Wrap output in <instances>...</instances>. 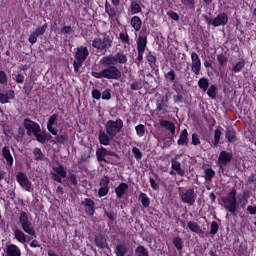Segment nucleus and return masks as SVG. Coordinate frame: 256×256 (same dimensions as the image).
<instances>
[{
	"label": "nucleus",
	"mask_w": 256,
	"mask_h": 256,
	"mask_svg": "<svg viewBox=\"0 0 256 256\" xmlns=\"http://www.w3.org/2000/svg\"><path fill=\"white\" fill-rule=\"evenodd\" d=\"M100 63L102 67L105 68L100 72L92 71L91 75L94 79H109L114 81H119V79H121L122 73L117 66L105 63V58H101Z\"/></svg>",
	"instance_id": "obj_1"
},
{
	"label": "nucleus",
	"mask_w": 256,
	"mask_h": 256,
	"mask_svg": "<svg viewBox=\"0 0 256 256\" xmlns=\"http://www.w3.org/2000/svg\"><path fill=\"white\" fill-rule=\"evenodd\" d=\"M222 207L235 215L237 213V209H239V205L237 204V189L232 188L230 192L226 196L221 197Z\"/></svg>",
	"instance_id": "obj_2"
},
{
	"label": "nucleus",
	"mask_w": 256,
	"mask_h": 256,
	"mask_svg": "<svg viewBox=\"0 0 256 256\" xmlns=\"http://www.w3.org/2000/svg\"><path fill=\"white\" fill-rule=\"evenodd\" d=\"M89 57V48L87 46H80L76 48L74 59L76 61L73 62L74 67V73H77L81 67H83V63L87 61V58Z\"/></svg>",
	"instance_id": "obj_3"
},
{
	"label": "nucleus",
	"mask_w": 256,
	"mask_h": 256,
	"mask_svg": "<svg viewBox=\"0 0 256 256\" xmlns=\"http://www.w3.org/2000/svg\"><path fill=\"white\" fill-rule=\"evenodd\" d=\"M147 43H148L147 29H142L136 41V45H137L136 49L138 51V56L136 57V61L138 65L140 63H143V55H145V49H147Z\"/></svg>",
	"instance_id": "obj_4"
},
{
	"label": "nucleus",
	"mask_w": 256,
	"mask_h": 256,
	"mask_svg": "<svg viewBox=\"0 0 256 256\" xmlns=\"http://www.w3.org/2000/svg\"><path fill=\"white\" fill-rule=\"evenodd\" d=\"M92 47L100 53H107V50L113 47V40H111L109 35L104 34L102 38L96 37L92 40Z\"/></svg>",
	"instance_id": "obj_5"
},
{
	"label": "nucleus",
	"mask_w": 256,
	"mask_h": 256,
	"mask_svg": "<svg viewBox=\"0 0 256 256\" xmlns=\"http://www.w3.org/2000/svg\"><path fill=\"white\" fill-rule=\"evenodd\" d=\"M19 223L24 233L29 235L32 239H37V233L35 232V227L33 226V223L29 221V216L27 215V212L22 211L20 213Z\"/></svg>",
	"instance_id": "obj_6"
},
{
	"label": "nucleus",
	"mask_w": 256,
	"mask_h": 256,
	"mask_svg": "<svg viewBox=\"0 0 256 256\" xmlns=\"http://www.w3.org/2000/svg\"><path fill=\"white\" fill-rule=\"evenodd\" d=\"M106 63V65H127V53H125L123 50H120L116 52L114 55H108L102 57Z\"/></svg>",
	"instance_id": "obj_7"
},
{
	"label": "nucleus",
	"mask_w": 256,
	"mask_h": 256,
	"mask_svg": "<svg viewBox=\"0 0 256 256\" xmlns=\"http://www.w3.org/2000/svg\"><path fill=\"white\" fill-rule=\"evenodd\" d=\"M178 193L182 203H186L189 206L195 205V201H197V194H195V189H185L183 187H179Z\"/></svg>",
	"instance_id": "obj_8"
},
{
	"label": "nucleus",
	"mask_w": 256,
	"mask_h": 256,
	"mask_svg": "<svg viewBox=\"0 0 256 256\" xmlns=\"http://www.w3.org/2000/svg\"><path fill=\"white\" fill-rule=\"evenodd\" d=\"M105 131L106 133H109L110 135L117 137L118 133L123 129V121L121 118L114 120H108L105 125Z\"/></svg>",
	"instance_id": "obj_9"
},
{
	"label": "nucleus",
	"mask_w": 256,
	"mask_h": 256,
	"mask_svg": "<svg viewBox=\"0 0 256 256\" xmlns=\"http://www.w3.org/2000/svg\"><path fill=\"white\" fill-rule=\"evenodd\" d=\"M23 127H24V129H26V133H27L28 137H31V135H34L36 133H40V131H41V126L39 125V123H37L29 118L24 119Z\"/></svg>",
	"instance_id": "obj_10"
},
{
	"label": "nucleus",
	"mask_w": 256,
	"mask_h": 256,
	"mask_svg": "<svg viewBox=\"0 0 256 256\" xmlns=\"http://www.w3.org/2000/svg\"><path fill=\"white\" fill-rule=\"evenodd\" d=\"M233 161V153L222 150L218 157V167L221 171H225V168L229 163Z\"/></svg>",
	"instance_id": "obj_11"
},
{
	"label": "nucleus",
	"mask_w": 256,
	"mask_h": 256,
	"mask_svg": "<svg viewBox=\"0 0 256 256\" xmlns=\"http://www.w3.org/2000/svg\"><path fill=\"white\" fill-rule=\"evenodd\" d=\"M53 171L51 172V177L53 181L57 183H63V179L67 177V168L63 166V164H59L57 167H53Z\"/></svg>",
	"instance_id": "obj_12"
},
{
	"label": "nucleus",
	"mask_w": 256,
	"mask_h": 256,
	"mask_svg": "<svg viewBox=\"0 0 256 256\" xmlns=\"http://www.w3.org/2000/svg\"><path fill=\"white\" fill-rule=\"evenodd\" d=\"M16 181L24 191L31 192L33 184L24 172H18L16 175Z\"/></svg>",
	"instance_id": "obj_13"
},
{
	"label": "nucleus",
	"mask_w": 256,
	"mask_h": 256,
	"mask_svg": "<svg viewBox=\"0 0 256 256\" xmlns=\"http://www.w3.org/2000/svg\"><path fill=\"white\" fill-rule=\"evenodd\" d=\"M59 125V114H52L48 121H47V130L49 131V133H51V135H57V133H59V130L55 127H57Z\"/></svg>",
	"instance_id": "obj_14"
},
{
	"label": "nucleus",
	"mask_w": 256,
	"mask_h": 256,
	"mask_svg": "<svg viewBox=\"0 0 256 256\" xmlns=\"http://www.w3.org/2000/svg\"><path fill=\"white\" fill-rule=\"evenodd\" d=\"M45 31H47V23H44L43 26H37L36 29L29 35V43H31V45H35L37 38L45 35Z\"/></svg>",
	"instance_id": "obj_15"
},
{
	"label": "nucleus",
	"mask_w": 256,
	"mask_h": 256,
	"mask_svg": "<svg viewBox=\"0 0 256 256\" xmlns=\"http://www.w3.org/2000/svg\"><path fill=\"white\" fill-rule=\"evenodd\" d=\"M82 207L84 208L85 214L88 217H94L95 215V201L91 198H85L81 202Z\"/></svg>",
	"instance_id": "obj_16"
},
{
	"label": "nucleus",
	"mask_w": 256,
	"mask_h": 256,
	"mask_svg": "<svg viewBox=\"0 0 256 256\" xmlns=\"http://www.w3.org/2000/svg\"><path fill=\"white\" fill-rule=\"evenodd\" d=\"M191 71L194 73V75H200L201 74V58L199 57V54L196 52L191 53Z\"/></svg>",
	"instance_id": "obj_17"
},
{
	"label": "nucleus",
	"mask_w": 256,
	"mask_h": 256,
	"mask_svg": "<svg viewBox=\"0 0 256 256\" xmlns=\"http://www.w3.org/2000/svg\"><path fill=\"white\" fill-rule=\"evenodd\" d=\"M105 13L108 15V18L112 21H115V19H119V16L121 15V12L115 7L113 4L111 5L108 1L105 2L104 5Z\"/></svg>",
	"instance_id": "obj_18"
},
{
	"label": "nucleus",
	"mask_w": 256,
	"mask_h": 256,
	"mask_svg": "<svg viewBox=\"0 0 256 256\" xmlns=\"http://www.w3.org/2000/svg\"><path fill=\"white\" fill-rule=\"evenodd\" d=\"M229 23V15L225 12L219 13L212 21V26L223 27Z\"/></svg>",
	"instance_id": "obj_19"
},
{
	"label": "nucleus",
	"mask_w": 256,
	"mask_h": 256,
	"mask_svg": "<svg viewBox=\"0 0 256 256\" xmlns=\"http://www.w3.org/2000/svg\"><path fill=\"white\" fill-rule=\"evenodd\" d=\"M113 139H115V137L112 134L107 133L104 130L99 131L98 141L100 145H104V147H107L108 145H110Z\"/></svg>",
	"instance_id": "obj_20"
},
{
	"label": "nucleus",
	"mask_w": 256,
	"mask_h": 256,
	"mask_svg": "<svg viewBox=\"0 0 256 256\" xmlns=\"http://www.w3.org/2000/svg\"><path fill=\"white\" fill-rule=\"evenodd\" d=\"M129 253V245L125 242H120L116 245L115 247V255L116 256H133V254H128Z\"/></svg>",
	"instance_id": "obj_21"
},
{
	"label": "nucleus",
	"mask_w": 256,
	"mask_h": 256,
	"mask_svg": "<svg viewBox=\"0 0 256 256\" xmlns=\"http://www.w3.org/2000/svg\"><path fill=\"white\" fill-rule=\"evenodd\" d=\"M94 243L98 249H109V244H107V238L103 234H96L94 236Z\"/></svg>",
	"instance_id": "obj_22"
},
{
	"label": "nucleus",
	"mask_w": 256,
	"mask_h": 256,
	"mask_svg": "<svg viewBox=\"0 0 256 256\" xmlns=\"http://www.w3.org/2000/svg\"><path fill=\"white\" fill-rule=\"evenodd\" d=\"M129 190V184L125 182H121L116 188L115 193L118 199H123L125 195H127V191Z\"/></svg>",
	"instance_id": "obj_23"
},
{
	"label": "nucleus",
	"mask_w": 256,
	"mask_h": 256,
	"mask_svg": "<svg viewBox=\"0 0 256 256\" xmlns=\"http://www.w3.org/2000/svg\"><path fill=\"white\" fill-rule=\"evenodd\" d=\"M177 145L180 147H189V132L187 129L181 131L179 139L177 140Z\"/></svg>",
	"instance_id": "obj_24"
},
{
	"label": "nucleus",
	"mask_w": 256,
	"mask_h": 256,
	"mask_svg": "<svg viewBox=\"0 0 256 256\" xmlns=\"http://www.w3.org/2000/svg\"><path fill=\"white\" fill-rule=\"evenodd\" d=\"M6 256H21V248L16 244L6 245Z\"/></svg>",
	"instance_id": "obj_25"
},
{
	"label": "nucleus",
	"mask_w": 256,
	"mask_h": 256,
	"mask_svg": "<svg viewBox=\"0 0 256 256\" xmlns=\"http://www.w3.org/2000/svg\"><path fill=\"white\" fill-rule=\"evenodd\" d=\"M119 41L124 45L125 49L127 47H131V38L129 37V33H127V30H123L119 33L118 37Z\"/></svg>",
	"instance_id": "obj_26"
},
{
	"label": "nucleus",
	"mask_w": 256,
	"mask_h": 256,
	"mask_svg": "<svg viewBox=\"0 0 256 256\" xmlns=\"http://www.w3.org/2000/svg\"><path fill=\"white\" fill-rule=\"evenodd\" d=\"M33 135L36 137L38 143H42V145H45V143L51 139V134L47 133L46 131L36 132Z\"/></svg>",
	"instance_id": "obj_27"
},
{
	"label": "nucleus",
	"mask_w": 256,
	"mask_h": 256,
	"mask_svg": "<svg viewBox=\"0 0 256 256\" xmlns=\"http://www.w3.org/2000/svg\"><path fill=\"white\" fill-rule=\"evenodd\" d=\"M171 167L174 171L177 172L179 177H185V169L181 168V162L177 161V159H171Z\"/></svg>",
	"instance_id": "obj_28"
},
{
	"label": "nucleus",
	"mask_w": 256,
	"mask_h": 256,
	"mask_svg": "<svg viewBox=\"0 0 256 256\" xmlns=\"http://www.w3.org/2000/svg\"><path fill=\"white\" fill-rule=\"evenodd\" d=\"M2 155L6 160L8 167H13V155L11 154V150H9V146H4L2 148Z\"/></svg>",
	"instance_id": "obj_29"
},
{
	"label": "nucleus",
	"mask_w": 256,
	"mask_h": 256,
	"mask_svg": "<svg viewBox=\"0 0 256 256\" xmlns=\"http://www.w3.org/2000/svg\"><path fill=\"white\" fill-rule=\"evenodd\" d=\"M225 133V138L227 139L228 143H235V141H237V132L235 131V128L228 127L226 128Z\"/></svg>",
	"instance_id": "obj_30"
},
{
	"label": "nucleus",
	"mask_w": 256,
	"mask_h": 256,
	"mask_svg": "<svg viewBox=\"0 0 256 256\" xmlns=\"http://www.w3.org/2000/svg\"><path fill=\"white\" fill-rule=\"evenodd\" d=\"M143 9L141 8V2L137 0H132L130 3V13L131 15H139Z\"/></svg>",
	"instance_id": "obj_31"
},
{
	"label": "nucleus",
	"mask_w": 256,
	"mask_h": 256,
	"mask_svg": "<svg viewBox=\"0 0 256 256\" xmlns=\"http://www.w3.org/2000/svg\"><path fill=\"white\" fill-rule=\"evenodd\" d=\"M160 127H163L166 131H170L171 135H175V123L169 120H160Z\"/></svg>",
	"instance_id": "obj_32"
},
{
	"label": "nucleus",
	"mask_w": 256,
	"mask_h": 256,
	"mask_svg": "<svg viewBox=\"0 0 256 256\" xmlns=\"http://www.w3.org/2000/svg\"><path fill=\"white\" fill-rule=\"evenodd\" d=\"M130 25L134 29V31H141L143 21H141V18L139 16H133L130 20Z\"/></svg>",
	"instance_id": "obj_33"
},
{
	"label": "nucleus",
	"mask_w": 256,
	"mask_h": 256,
	"mask_svg": "<svg viewBox=\"0 0 256 256\" xmlns=\"http://www.w3.org/2000/svg\"><path fill=\"white\" fill-rule=\"evenodd\" d=\"M14 237L18 243H22L23 245L27 243V235H25V232L19 230V228L14 230Z\"/></svg>",
	"instance_id": "obj_34"
},
{
	"label": "nucleus",
	"mask_w": 256,
	"mask_h": 256,
	"mask_svg": "<svg viewBox=\"0 0 256 256\" xmlns=\"http://www.w3.org/2000/svg\"><path fill=\"white\" fill-rule=\"evenodd\" d=\"M146 61L148 65L155 70V66L157 65V56L153 54V52H148L146 54Z\"/></svg>",
	"instance_id": "obj_35"
},
{
	"label": "nucleus",
	"mask_w": 256,
	"mask_h": 256,
	"mask_svg": "<svg viewBox=\"0 0 256 256\" xmlns=\"http://www.w3.org/2000/svg\"><path fill=\"white\" fill-rule=\"evenodd\" d=\"M105 157H107V148L101 146L96 150V159L99 163L105 161Z\"/></svg>",
	"instance_id": "obj_36"
},
{
	"label": "nucleus",
	"mask_w": 256,
	"mask_h": 256,
	"mask_svg": "<svg viewBox=\"0 0 256 256\" xmlns=\"http://www.w3.org/2000/svg\"><path fill=\"white\" fill-rule=\"evenodd\" d=\"M245 68V59L238 61L231 69L232 74L241 73Z\"/></svg>",
	"instance_id": "obj_37"
},
{
	"label": "nucleus",
	"mask_w": 256,
	"mask_h": 256,
	"mask_svg": "<svg viewBox=\"0 0 256 256\" xmlns=\"http://www.w3.org/2000/svg\"><path fill=\"white\" fill-rule=\"evenodd\" d=\"M219 143H221V130L216 129L214 132V140L210 143V147L215 149L219 146Z\"/></svg>",
	"instance_id": "obj_38"
},
{
	"label": "nucleus",
	"mask_w": 256,
	"mask_h": 256,
	"mask_svg": "<svg viewBox=\"0 0 256 256\" xmlns=\"http://www.w3.org/2000/svg\"><path fill=\"white\" fill-rule=\"evenodd\" d=\"M55 141L56 143H59V145H65L66 143L69 142V134L63 133L60 135H56Z\"/></svg>",
	"instance_id": "obj_39"
},
{
	"label": "nucleus",
	"mask_w": 256,
	"mask_h": 256,
	"mask_svg": "<svg viewBox=\"0 0 256 256\" xmlns=\"http://www.w3.org/2000/svg\"><path fill=\"white\" fill-rule=\"evenodd\" d=\"M164 77L166 81H169V83H176L177 74L175 73L174 69H170L167 73L164 74Z\"/></svg>",
	"instance_id": "obj_40"
},
{
	"label": "nucleus",
	"mask_w": 256,
	"mask_h": 256,
	"mask_svg": "<svg viewBox=\"0 0 256 256\" xmlns=\"http://www.w3.org/2000/svg\"><path fill=\"white\" fill-rule=\"evenodd\" d=\"M172 243L177 251H183V238L175 236Z\"/></svg>",
	"instance_id": "obj_41"
},
{
	"label": "nucleus",
	"mask_w": 256,
	"mask_h": 256,
	"mask_svg": "<svg viewBox=\"0 0 256 256\" xmlns=\"http://www.w3.org/2000/svg\"><path fill=\"white\" fill-rule=\"evenodd\" d=\"M198 87L205 93L209 89V79L205 77L200 78L198 81Z\"/></svg>",
	"instance_id": "obj_42"
},
{
	"label": "nucleus",
	"mask_w": 256,
	"mask_h": 256,
	"mask_svg": "<svg viewBox=\"0 0 256 256\" xmlns=\"http://www.w3.org/2000/svg\"><path fill=\"white\" fill-rule=\"evenodd\" d=\"M217 61L219 63V66L222 67V69H225V67H227L229 58H227V56H225V54L221 53V54L217 55Z\"/></svg>",
	"instance_id": "obj_43"
},
{
	"label": "nucleus",
	"mask_w": 256,
	"mask_h": 256,
	"mask_svg": "<svg viewBox=\"0 0 256 256\" xmlns=\"http://www.w3.org/2000/svg\"><path fill=\"white\" fill-rule=\"evenodd\" d=\"M135 256H149V250L143 245H138L135 249Z\"/></svg>",
	"instance_id": "obj_44"
},
{
	"label": "nucleus",
	"mask_w": 256,
	"mask_h": 256,
	"mask_svg": "<svg viewBox=\"0 0 256 256\" xmlns=\"http://www.w3.org/2000/svg\"><path fill=\"white\" fill-rule=\"evenodd\" d=\"M93 151V147L88 146L84 152L81 154L80 161L84 162L87 161L88 159H91V153Z\"/></svg>",
	"instance_id": "obj_45"
},
{
	"label": "nucleus",
	"mask_w": 256,
	"mask_h": 256,
	"mask_svg": "<svg viewBox=\"0 0 256 256\" xmlns=\"http://www.w3.org/2000/svg\"><path fill=\"white\" fill-rule=\"evenodd\" d=\"M139 199L145 208H147V207H149V205H151V199L149 198V196H147V194L141 192L139 195Z\"/></svg>",
	"instance_id": "obj_46"
},
{
	"label": "nucleus",
	"mask_w": 256,
	"mask_h": 256,
	"mask_svg": "<svg viewBox=\"0 0 256 256\" xmlns=\"http://www.w3.org/2000/svg\"><path fill=\"white\" fill-rule=\"evenodd\" d=\"M33 155L35 161H43V159H45V154H43L41 148H34Z\"/></svg>",
	"instance_id": "obj_47"
},
{
	"label": "nucleus",
	"mask_w": 256,
	"mask_h": 256,
	"mask_svg": "<svg viewBox=\"0 0 256 256\" xmlns=\"http://www.w3.org/2000/svg\"><path fill=\"white\" fill-rule=\"evenodd\" d=\"M207 91V95L208 97H210V99H215L217 97V93H218V88L215 84H212Z\"/></svg>",
	"instance_id": "obj_48"
},
{
	"label": "nucleus",
	"mask_w": 256,
	"mask_h": 256,
	"mask_svg": "<svg viewBox=\"0 0 256 256\" xmlns=\"http://www.w3.org/2000/svg\"><path fill=\"white\" fill-rule=\"evenodd\" d=\"M204 173L206 181H212L213 177H215V170L213 168H206Z\"/></svg>",
	"instance_id": "obj_49"
},
{
	"label": "nucleus",
	"mask_w": 256,
	"mask_h": 256,
	"mask_svg": "<svg viewBox=\"0 0 256 256\" xmlns=\"http://www.w3.org/2000/svg\"><path fill=\"white\" fill-rule=\"evenodd\" d=\"M132 154H133L134 158L136 159V161H141L143 159V153L137 147L132 148Z\"/></svg>",
	"instance_id": "obj_50"
},
{
	"label": "nucleus",
	"mask_w": 256,
	"mask_h": 256,
	"mask_svg": "<svg viewBox=\"0 0 256 256\" xmlns=\"http://www.w3.org/2000/svg\"><path fill=\"white\" fill-rule=\"evenodd\" d=\"M135 131L139 137H145V131H146L145 125L139 124L135 126Z\"/></svg>",
	"instance_id": "obj_51"
},
{
	"label": "nucleus",
	"mask_w": 256,
	"mask_h": 256,
	"mask_svg": "<svg viewBox=\"0 0 256 256\" xmlns=\"http://www.w3.org/2000/svg\"><path fill=\"white\" fill-rule=\"evenodd\" d=\"M209 233L210 235H217V233H219V224L217 221H212Z\"/></svg>",
	"instance_id": "obj_52"
},
{
	"label": "nucleus",
	"mask_w": 256,
	"mask_h": 256,
	"mask_svg": "<svg viewBox=\"0 0 256 256\" xmlns=\"http://www.w3.org/2000/svg\"><path fill=\"white\" fill-rule=\"evenodd\" d=\"M187 227L192 233H197V230L199 229L200 226L197 222L189 221L187 223Z\"/></svg>",
	"instance_id": "obj_53"
},
{
	"label": "nucleus",
	"mask_w": 256,
	"mask_h": 256,
	"mask_svg": "<svg viewBox=\"0 0 256 256\" xmlns=\"http://www.w3.org/2000/svg\"><path fill=\"white\" fill-rule=\"evenodd\" d=\"M181 3L186 9H195V0H181Z\"/></svg>",
	"instance_id": "obj_54"
},
{
	"label": "nucleus",
	"mask_w": 256,
	"mask_h": 256,
	"mask_svg": "<svg viewBox=\"0 0 256 256\" xmlns=\"http://www.w3.org/2000/svg\"><path fill=\"white\" fill-rule=\"evenodd\" d=\"M131 91H141L143 89V84H141L139 81H134L132 84H130Z\"/></svg>",
	"instance_id": "obj_55"
},
{
	"label": "nucleus",
	"mask_w": 256,
	"mask_h": 256,
	"mask_svg": "<svg viewBox=\"0 0 256 256\" xmlns=\"http://www.w3.org/2000/svg\"><path fill=\"white\" fill-rule=\"evenodd\" d=\"M111 183V178L109 176H104L100 180V187H109V184Z\"/></svg>",
	"instance_id": "obj_56"
},
{
	"label": "nucleus",
	"mask_w": 256,
	"mask_h": 256,
	"mask_svg": "<svg viewBox=\"0 0 256 256\" xmlns=\"http://www.w3.org/2000/svg\"><path fill=\"white\" fill-rule=\"evenodd\" d=\"M14 81L18 84V85H23V83H25V75H23L22 73H18L15 78Z\"/></svg>",
	"instance_id": "obj_57"
},
{
	"label": "nucleus",
	"mask_w": 256,
	"mask_h": 256,
	"mask_svg": "<svg viewBox=\"0 0 256 256\" xmlns=\"http://www.w3.org/2000/svg\"><path fill=\"white\" fill-rule=\"evenodd\" d=\"M109 193V187L101 186L98 190V197H105Z\"/></svg>",
	"instance_id": "obj_58"
},
{
	"label": "nucleus",
	"mask_w": 256,
	"mask_h": 256,
	"mask_svg": "<svg viewBox=\"0 0 256 256\" xmlns=\"http://www.w3.org/2000/svg\"><path fill=\"white\" fill-rule=\"evenodd\" d=\"M61 35H71V33H73V28L71 27V25L69 26H64L61 30H60Z\"/></svg>",
	"instance_id": "obj_59"
},
{
	"label": "nucleus",
	"mask_w": 256,
	"mask_h": 256,
	"mask_svg": "<svg viewBox=\"0 0 256 256\" xmlns=\"http://www.w3.org/2000/svg\"><path fill=\"white\" fill-rule=\"evenodd\" d=\"M101 98L104 100V101H109V99H111V89H105L103 92H102V95H101Z\"/></svg>",
	"instance_id": "obj_60"
},
{
	"label": "nucleus",
	"mask_w": 256,
	"mask_h": 256,
	"mask_svg": "<svg viewBox=\"0 0 256 256\" xmlns=\"http://www.w3.org/2000/svg\"><path fill=\"white\" fill-rule=\"evenodd\" d=\"M9 99H11V97H9V94L0 93V103L2 105L9 103Z\"/></svg>",
	"instance_id": "obj_61"
},
{
	"label": "nucleus",
	"mask_w": 256,
	"mask_h": 256,
	"mask_svg": "<svg viewBox=\"0 0 256 256\" xmlns=\"http://www.w3.org/2000/svg\"><path fill=\"white\" fill-rule=\"evenodd\" d=\"M168 17L173 21H179V14L173 10L167 12Z\"/></svg>",
	"instance_id": "obj_62"
},
{
	"label": "nucleus",
	"mask_w": 256,
	"mask_h": 256,
	"mask_svg": "<svg viewBox=\"0 0 256 256\" xmlns=\"http://www.w3.org/2000/svg\"><path fill=\"white\" fill-rule=\"evenodd\" d=\"M7 83V73L5 71L0 70V85H5Z\"/></svg>",
	"instance_id": "obj_63"
},
{
	"label": "nucleus",
	"mask_w": 256,
	"mask_h": 256,
	"mask_svg": "<svg viewBox=\"0 0 256 256\" xmlns=\"http://www.w3.org/2000/svg\"><path fill=\"white\" fill-rule=\"evenodd\" d=\"M192 145H194L195 147H197V145H201V139L195 133L192 134Z\"/></svg>",
	"instance_id": "obj_64"
}]
</instances>
